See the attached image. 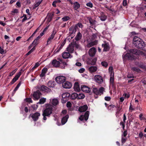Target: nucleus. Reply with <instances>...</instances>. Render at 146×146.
<instances>
[{
	"mask_svg": "<svg viewBox=\"0 0 146 146\" xmlns=\"http://www.w3.org/2000/svg\"><path fill=\"white\" fill-rule=\"evenodd\" d=\"M133 43L135 47L139 49L142 50L145 46V44L140 38L134 36L133 39Z\"/></svg>",
	"mask_w": 146,
	"mask_h": 146,
	"instance_id": "f257e3e1",
	"label": "nucleus"
},
{
	"mask_svg": "<svg viewBox=\"0 0 146 146\" xmlns=\"http://www.w3.org/2000/svg\"><path fill=\"white\" fill-rule=\"evenodd\" d=\"M130 53H127L123 57L126 59H128L129 60H132L134 59V57L133 54H135L136 55L139 54L140 51L135 49H131L130 50Z\"/></svg>",
	"mask_w": 146,
	"mask_h": 146,
	"instance_id": "f03ea898",
	"label": "nucleus"
},
{
	"mask_svg": "<svg viewBox=\"0 0 146 146\" xmlns=\"http://www.w3.org/2000/svg\"><path fill=\"white\" fill-rule=\"evenodd\" d=\"M52 108L51 106L47 107L43 111L42 115L43 116V119L44 120H46V116L49 117L52 113Z\"/></svg>",
	"mask_w": 146,
	"mask_h": 146,
	"instance_id": "7ed1b4c3",
	"label": "nucleus"
},
{
	"mask_svg": "<svg viewBox=\"0 0 146 146\" xmlns=\"http://www.w3.org/2000/svg\"><path fill=\"white\" fill-rule=\"evenodd\" d=\"M104 88L103 87H102L99 88L98 90L96 88H94L93 89V93L96 95H101L102 94H103V92Z\"/></svg>",
	"mask_w": 146,
	"mask_h": 146,
	"instance_id": "20e7f679",
	"label": "nucleus"
},
{
	"mask_svg": "<svg viewBox=\"0 0 146 146\" xmlns=\"http://www.w3.org/2000/svg\"><path fill=\"white\" fill-rule=\"evenodd\" d=\"M66 80V77L63 76H59L55 78L56 81L58 84H63Z\"/></svg>",
	"mask_w": 146,
	"mask_h": 146,
	"instance_id": "39448f33",
	"label": "nucleus"
},
{
	"mask_svg": "<svg viewBox=\"0 0 146 146\" xmlns=\"http://www.w3.org/2000/svg\"><path fill=\"white\" fill-rule=\"evenodd\" d=\"M41 95L42 94L39 90L34 92L33 94L34 100H38Z\"/></svg>",
	"mask_w": 146,
	"mask_h": 146,
	"instance_id": "423d86ee",
	"label": "nucleus"
},
{
	"mask_svg": "<svg viewBox=\"0 0 146 146\" xmlns=\"http://www.w3.org/2000/svg\"><path fill=\"white\" fill-rule=\"evenodd\" d=\"M77 29V26H71L69 29V33L71 35H75Z\"/></svg>",
	"mask_w": 146,
	"mask_h": 146,
	"instance_id": "0eeeda50",
	"label": "nucleus"
},
{
	"mask_svg": "<svg viewBox=\"0 0 146 146\" xmlns=\"http://www.w3.org/2000/svg\"><path fill=\"white\" fill-rule=\"evenodd\" d=\"M102 47L104 48L103 51L106 52L108 51L110 49L109 43L106 42H104V43L102 44Z\"/></svg>",
	"mask_w": 146,
	"mask_h": 146,
	"instance_id": "6e6552de",
	"label": "nucleus"
},
{
	"mask_svg": "<svg viewBox=\"0 0 146 146\" xmlns=\"http://www.w3.org/2000/svg\"><path fill=\"white\" fill-rule=\"evenodd\" d=\"M95 80L98 84H101L103 82L102 77L100 75H96L94 76Z\"/></svg>",
	"mask_w": 146,
	"mask_h": 146,
	"instance_id": "1a4fd4ad",
	"label": "nucleus"
},
{
	"mask_svg": "<svg viewBox=\"0 0 146 146\" xmlns=\"http://www.w3.org/2000/svg\"><path fill=\"white\" fill-rule=\"evenodd\" d=\"M56 32L54 30L52 32V34L48 38L47 41V44L46 45H48L50 44L51 42V40L53 39L56 33Z\"/></svg>",
	"mask_w": 146,
	"mask_h": 146,
	"instance_id": "9d476101",
	"label": "nucleus"
},
{
	"mask_svg": "<svg viewBox=\"0 0 146 146\" xmlns=\"http://www.w3.org/2000/svg\"><path fill=\"white\" fill-rule=\"evenodd\" d=\"M72 86L71 83L68 81H66L62 84V87L66 89H69Z\"/></svg>",
	"mask_w": 146,
	"mask_h": 146,
	"instance_id": "9b49d317",
	"label": "nucleus"
},
{
	"mask_svg": "<svg viewBox=\"0 0 146 146\" xmlns=\"http://www.w3.org/2000/svg\"><path fill=\"white\" fill-rule=\"evenodd\" d=\"M40 113L36 112L32 114L31 117L34 121H36L38 119L39 117L40 116Z\"/></svg>",
	"mask_w": 146,
	"mask_h": 146,
	"instance_id": "f8f14e48",
	"label": "nucleus"
},
{
	"mask_svg": "<svg viewBox=\"0 0 146 146\" xmlns=\"http://www.w3.org/2000/svg\"><path fill=\"white\" fill-rule=\"evenodd\" d=\"M21 72H19L13 78L11 82L10 83V84L11 85L13 84L19 78L21 75Z\"/></svg>",
	"mask_w": 146,
	"mask_h": 146,
	"instance_id": "ddd939ff",
	"label": "nucleus"
},
{
	"mask_svg": "<svg viewBox=\"0 0 146 146\" xmlns=\"http://www.w3.org/2000/svg\"><path fill=\"white\" fill-rule=\"evenodd\" d=\"M81 88L82 91L86 93H88L91 91L90 89L86 86L82 85L81 86Z\"/></svg>",
	"mask_w": 146,
	"mask_h": 146,
	"instance_id": "4468645a",
	"label": "nucleus"
},
{
	"mask_svg": "<svg viewBox=\"0 0 146 146\" xmlns=\"http://www.w3.org/2000/svg\"><path fill=\"white\" fill-rule=\"evenodd\" d=\"M96 52V48L94 47L91 48L89 50V55L91 57L93 56L95 54Z\"/></svg>",
	"mask_w": 146,
	"mask_h": 146,
	"instance_id": "2eb2a0df",
	"label": "nucleus"
},
{
	"mask_svg": "<svg viewBox=\"0 0 146 146\" xmlns=\"http://www.w3.org/2000/svg\"><path fill=\"white\" fill-rule=\"evenodd\" d=\"M40 90L47 93L50 92L51 91L50 89L44 85H42L41 86Z\"/></svg>",
	"mask_w": 146,
	"mask_h": 146,
	"instance_id": "dca6fc26",
	"label": "nucleus"
},
{
	"mask_svg": "<svg viewBox=\"0 0 146 146\" xmlns=\"http://www.w3.org/2000/svg\"><path fill=\"white\" fill-rule=\"evenodd\" d=\"M88 109V107L86 105H84L79 107L78 111L80 112H82L86 111Z\"/></svg>",
	"mask_w": 146,
	"mask_h": 146,
	"instance_id": "f3484780",
	"label": "nucleus"
},
{
	"mask_svg": "<svg viewBox=\"0 0 146 146\" xmlns=\"http://www.w3.org/2000/svg\"><path fill=\"white\" fill-rule=\"evenodd\" d=\"M72 56H71L69 52H64L62 54V57L66 59L71 58L72 57Z\"/></svg>",
	"mask_w": 146,
	"mask_h": 146,
	"instance_id": "a211bd4d",
	"label": "nucleus"
},
{
	"mask_svg": "<svg viewBox=\"0 0 146 146\" xmlns=\"http://www.w3.org/2000/svg\"><path fill=\"white\" fill-rule=\"evenodd\" d=\"M68 118L69 115L68 114L66 115L62 118L61 121L62 125L64 124L67 122Z\"/></svg>",
	"mask_w": 146,
	"mask_h": 146,
	"instance_id": "6ab92c4d",
	"label": "nucleus"
},
{
	"mask_svg": "<svg viewBox=\"0 0 146 146\" xmlns=\"http://www.w3.org/2000/svg\"><path fill=\"white\" fill-rule=\"evenodd\" d=\"M80 4L77 1H76L73 3V8L75 10L79 12L78 9L80 8Z\"/></svg>",
	"mask_w": 146,
	"mask_h": 146,
	"instance_id": "aec40b11",
	"label": "nucleus"
},
{
	"mask_svg": "<svg viewBox=\"0 0 146 146\" xmlns=\"http://www.w3.org/2000/svg\"><path fill=\"white\" fill-rule=\"evenodd\" d=\"M74 88V90L76 92H79L80 91V86L78 82H75Z\"/></svg>",
	"mask_w": 146,
	"mask_h": 146,
	"instance_id": "412c9836",
	"label": "nucleus"
},
{
	"mask_svg": "<svg viewBox=\"0 0 146 146\" xmlns=\"http://www.w3.org/2000/svg\"><path fill=\"white\" fill-rule=\"evenodd\" d=\"M52 64L54 67H57L59 66L60 63L59 61H57L56 59H54L52 61Z\"/></svg>",
	"mask_w": 146,
	"mask_h": 146,
	"instance_id": "4be33fe9",
	"label": "nucleus"
},
{
	"mask_svg": "<svg viewBox=\"0 0 146 146\" xmlns=\"http://www.w3.org/2000/svg\"><path fill=\"white\" fill-rule=\"evenodd\" d=\"M48 71V69L46 68H44L41 70V74L40 75V77H43L45 76V74Z\"/></svg>",
	"mask_w": 146,
	"mask_h": 146,
	"instance_id": "5701e85b",
	"label": "nucleus"
},
{
	"mask_svg": "<svg viewBox=\"0 0 146 146\" xmlns=\"http://www.w3.org/2000/svg\"><path fill=\"white\" fill-rule=\"evenodd\" d=\"M87 19H88L91 26H94L95 25L96 21L95 20L93 19L91 17H88Z\"/></svg>",
	"mask_w": 146,
	"mask_h": 146,
	"instance_id": "b1692460",
	"label": "nucleus"
},
{
	"mask_svg": "<svg viewBox=\"0 0 146 146\" xmlns=\"http://www.w3.org/2000/svg\"><path fill=\"white\" fill-rule=\"evenodd\" d=\"M97 68L96 66H91L88 68V70L91 73L94 72L96 71Z\"/></svg>",
	"mask_w": 146,
	"mask_h": 146,
	"instance_id": "393cba45",
	"label": "nucleus"
},
{
	"mask_svg": "<svg viewBox=\"0 0 146 146\" xmlns=\"http://www.w3.org/2000/svg\"><path fill=\"white\" fill-rule=\"evenodd\" d=\"M97 43V41L96 40H95L93 41L90 42L88 43L87 45L86 46L88 48H90L91 47L93 46L96 44Z\"/></svg>",
	"mask_w": 146,
	"mask_h": 146,
	"instance_id": "a878e982",
	"label": "nucleus"
},
{
	"mask_svg": "<svg viewBox=\"0 0 146 146\" xmlns=\"http://www.w3.org/2000/svg\"><path fill=\"white\" fill-rule=\"evenodd\" d=\"M82 36V35L81 33L79 32L78 33L74 38L76 41H78L81 39Z\"/></svg>",
	"mask_w": 146,
	"mask_h": 146,
	"instance_id": "bb28decb",
	"label": "nucleus"
},
{
	"mask_svg": "<svg viewBox=\"0 0 146 146\" xmlns=\"http://www.w3.org/2000/svg\"><path fill=\"white\" fill-rule=\"evenodd\" d=\"M115 107V106L112 104H111L108 106L107 107V109L110 112H112L114 110V109Z\"/></svg>",
	"mask_w": 146,
	"mask_h": 146,
	"instance_id": "cd10ccee",
	"label": "nucleus"
},
{
	"mask_svg": "<svg viewBox=\"0 0 146 146\" xmlns=\"http://www.w3.org/2000/svg\"><path fill=\"white\" fill-rule=\"evenodd\" d=\"M74 50L73 46L71 44L69 45V46L67 48V50L70 52H72Z\"/></svg>",
	"mask_w": 146,
	"mask_h": 146,
	"instance_id": "c85d7f7f",
	"label": "nucleus"
},
{
	"mask_svg": "<svg viewBox=\"0 0 146 146\" xmlns=\"http://www.w3.org/2000/svg\"><path fill=\"white\" fill-rule=\"evenodd\" d=\"M40 38V36H38L33 41L32 44H34L35 46H36L39 43L38 40Z\"/></svg>",
	"mask_w": 146,
	"mask_h": 146,
	"instance_id": "c756f323",
	"label": "nucleus"
},
{
	"mask_svg": "<svg viewBox=\"0 0 146 146\" xmlns=\"http://www.w3.org/2000/svg\"><path fill=\"white\" fill-rule=\"evenodd\" d=\"M47 85L49 87H54L55 85V82L52 80L49 81Z\"/></svg>",
	"mask_w": 146,
	"mask_h": 146,
	"instance_id": "7c9ffc66",
	"label": "nucleus"
},
{
	"mask_svg": "<svg viewBox=\"0 0 146 146\" xmlns=\"http://www.w3.org/2000/svg\"><path fill=\"white\" fill-rule=\"evenodd\" d=\"M66 42V40H65L64 42L62 43V44H61V45L60 46V47L59 48L56 50H55L54 51V52L55 53H58L59 52L60 50L62 48L63 46L64 45V44H65Z\"/></svg>",
	"mask_w": 146,
	"mask_h": 146,
	"instance_id": "2f4dec72",
	"label": "nucleus"
},
{
	"mask_svg": "<svg viewBox=\"0 0 146 146\" xmlns=\"http://www.w3.org/2000/svg\"><path fill=\"white\" fill-rule=\"evenodd\" d=\"M99 18L101 21H104L106 19L107 17L104 13H102L99 17Z\"/></svg>",
	"mask_w": 146,
	"mask_h": 146,
	"instance_id": "473e14b6",
	"label": "nucleus"
},
{
	"mask_svg": "<svg viewBox=\"0 0 146 146\" xmlns=\"http://www.w3.org/2000/svg\"><path fill=\"white\" fill-rule=\"evenodd\" d=\"M71 44L74 47H75L76 48H79V45L78 42L74 41L71 43Z\"/></svg>",
	"mask_w": 146,
	"mask_h": 146,
	"instance_id": "72a5a7b5",
	"label": "nucleus"
},
{
	"mask_svg": "<svg viewBox=\"0 0 146 146\" xmlns=\"http://www.w3.org/2000/svg\"><path fill=\"white\" fill-rule=\"evenodd\" d=\"M58 103V100L56 98H54L52 100V104L54 106L57 105Z\"/></svg>",
	"mask_w": 146,
	"mask_h": 146,
	"instance_id": "f704fd0d",
	"label": "nucleus"
},
{
	"mask_svg": "<svg viewBox=\"0 0 146 146\" xmlns=\"http://www.w3.org/2000/svg\"><path fill=\"white\" fill-rule=\"evenodd\" d=\"M89 111H86L84 115L85 121H87L89 117Z\"/></svg>",
	"mask_w": 146,
	"mask_h": 146,
	"instance_id": "c9c22d12",
	"label": "nucleus"
},
{
	"mask_svg": "<svg viewBox=\"0 0 146 146\" xmlns=\"http://www.w3.org/2000/svg\"><path fill=\"white\" fill-rule=\"evenodd\" d=\"M85 97V95L82 93H80L78 94L77 99L80 100L83 99Z\"/></svg>",
	"mask_w": 146,
	"mask_h": 146,
	"instance_id": "e433bc0d",
	"label": "nucleus"
},
{
	"mask_svg": "<svg viewBox=\"0 0 146 146\" xmlns=\"http://www.w3.org/2000/svg\"><path fill=\"white\" fill-rule=\"evenodd\" d=\"M78 96V94L76 93H74L72 94L71 96V98L72 99L74 100L77 98Z\"/></svg>",
	"mask_w": 146,
	"mask_h": 146,
	"instance_id": "4c0bfd02",
	"label": "nucleus"
},
{
	"mask_svg": "<svg viewBox=\"0 0 146 146\" xmlns=\"http://www.w3.org/2000/svg\"><path fill=\"white\" fill-rule=\"evenodd\" d=\"M46 98H42L40 99L39 102L38 103H37V104H43L46 102Z\"/></svg>",
	"mask_w": 146,
	"mask_h": 146,
	"instance_id": "58836bf2",
	"label": "nucleus"
},
{
	"mask_svg": "<svg viewBox=\"0 0 146 146\" xmlns=\"http://www.w3.org/2000/svg\"><path fill=\"white\" fill-rule=\"evenodd\" d=\"M42 2V0H41L40 1H38L34 5V7H33V9H36L37 7Z\"/></svg>",
	"mask_w": 146,
	"mask_h": 146,
	"instance_id": "ea45409f",
	"label": "nucleus"
},
{
	"mask_svg": "<svg viewBox=\"0 0 146 146\" xmlns=\"http://www.w3.org/2000/svg\"><path fill=\"white\" fill-rule=\"evenodd\" d=\"M127 138L126 137H124L123 136V135H122L121 142L122 145H123L125 143L127 140Z\"/></svg>",
	"mask_w": 146,
	"mask_h": 146,
	"instance_id": "a19ab883",
	"label": "nucleus"
},
{
	"mask_svg": "<svg viewBox=\"0 0 146 146\" xmlns=\"http://www.w3.org/2000/svg\"><path fill=\"white\" fill-rule=\"evenodd\" d=\"M131 70L134 71H135L137 72H139L141 71L138 68L133 67L131 68Z\"/></svg>",
	"mask_w": 146,
	"mask_h": 146,
	"instance_id": "79ce46f5",
	"label": "nucleus"
},
{
	"mask_svg": "<svg viewBox=\"0 0 146 146\" xmlns=\"http://www.w3.org/2000/svg\"><path fill=\"white\" fill-rule=\"evenodd\" d=\"M70 19L69 17L68 16H66L62 18V20L63 21H67Z\"/></svg>",
	"mask_w": 146,
	"mask_h": 146,
	"instance_id": "37998d69",
	"label": "nucleus"
},
{
	"mask_svg": "<svg viewBox=\"0 0 146 146\" xmlns=\"http://www.w3.org/2000/svg\"><path fill=\"white\" fill-rule=\"evenodd\" d=\"M38 30V29H36L35 32L33 33V34L31 35V36H30L29 38L27 39V40L29 41L30 40H31V38H33L34 35L36 33Z\"/></svg>",
	"mask_w": 146,
	"mask_h": 146,
	"instance_id": "c03bdc74",
	"label": "nucleus"
},
{
	"mask_svg": "<svg viewBox=\"0 0 146 146\" xmlns=\"http://www.w3.org/2000/svg\"><path fill=\"white\" fill-rule=\"evenodd\" d=\"M113 75H114V73H113ZM111 76L110 78V83L111 84L113 85V84L114 76L113 75V76H112L111 74Z\"/></svg>",
	"mask_w": 146,
	"mask_h": 146,
	"instance_id": "a18cd8bd",
	"label": "nucleus"
},
{
	"mask_svg": "<svg viewBox=\"0 0 146 146\" xmlns=\"http://www.w3.org/2000/svg\"><path fill=\"white\" fill-rule=\"evenodd\" d=\"M21 82H20L17 85L16 87L14 89V90L13 92H14V93L17 90L19 87L21 85Z\"/></svg>",
	"mask_w": 146,
	"mask_h": 146,
	"instance_id": "49530a36",
	"label": "nucleus"
},
{
	"mask_svg": "<svg viewBox=\"0 0 146 146\" xmlns=\"http://www.w3.org/2000/svg\"><path fill=\"white\" fill-rule=\"evenodd\" d=\"M54 15V13L53 12L51 13H50L48 15V19H49L50 21H51Z\"/></svg>",
	"mask_w": 146,
	"mask_h": 146,
	"instance_id": "de8ad7c7",
	"label": "nucleus"
},
{
	"mask_svg": "<svg viewBox=\"0 0 146 146\" xmlns=\"http://www.w3.org/2000/svg\"><path fill=\"white\" fill-rule=\"evenodd\" d=\"M70 96V94L68 93H64L62 95V97L63 98H65L67 97H69Z\"/></svg>",
	"mask_w": 146,
	"mask_h": 146,
	"instance_id": "09e8293b",
	"label": "nucleus"
},
{
	"mask_svg": "<svg viewBox=\"0 0 146 146\" xmlns=\"http://www.w3.org/2000/svg\"><path fill=\"white\" fill-rule=\"evenodd\" d=\"M40 65V64L38 63V62H36L35 66H34L32 68L31 70L33 71V70H34L35 68H37L38 67L39 65Z\"/></svg>",
	"mask_w": 146,
	"mask_h": 146,
	"instance_id": "8fccbe9b",
	"label": "nucleus"
},
{
	"mask_svg": "<svg viewBox=\"0 0 146 146\" xmlns=\"http://www.w3.org/2000/svg\"><path fill=\"white\" fill-rule=\"evenodd\" d=\"M97 59L96 58L92 59L91 63L92 65H95L97 61Z\"/></svg>",
	"mask_w": 146,
	"mask_h": 146,
	"instance_id": "3c124183",
	"label": "nucleus"
},
{
	"mask_svg": "<svg viewBox=\"0 0 146 146\" xmlns=\"http://www.w3.org/2000/svg\"><path fill=\"white\" fill-rule=\"evenodd\" d=\"M102 65L105 67H107L108 66V64L107 62L105 61H102L101 62Z\"/></svg>",
	"mask_w": 146,
	"mask_h": 146,
	"instance_id": "603ef678",
	"label": "nucleus"
},
{
	"mask_svg": "<svg viewBox=\"0 0 146 146\" xmlns=\"http://www.w3.org/2000/svg\"><path fill=\"white\" fill-rule=\"evenodd\" d=\"M86 5L87 7H89L90 8H92L93 5L92 3L91 2H89L86 4Z\"/></svg>",
	"mask_w": 146,
	"mask_h": 146,
	"instance_id": "864d4df0",
	"label": "nucleus"
},
{
	"mask_svg": "<svg viewBox=\"0 0 146 146\" xmlns=\"http://www.w3.org/2000/svg\"><path fill=\"white\" fill-rule=\"evenodd\" d=\"M140 120H142L145 119V118L143 116V114L141 113L139 115Z\"/></svg>",
	"mask_w": 146,
	"mask_h": 146,
	"instance_id": "5fc2aeb1",
	"label": "nucleus"
},
{
	"mask_svg": "<svg viewBox=\"0 0 146 146\" xmlns=\"http://www.w3.org/2000/svg\"><path fill=\"white\" fill-rule=\"evenodd\" d=\"M75 26H77V28H78V27H79L80 28H82L83 27V25L82 24L80 23H78L77 25H76Z\"/></svg>",
	"mask_w": 146,
	"mask_h": 146,
	"instance_id": "6e6d98bb",
	"label": "nucleus"
},
{
	"mask_svg": "<svg viewBox=\"0 0 146 146\" xmlns=\"http://www.w3.org/2000/svg\"><path fill=\"white\" fill-rule=\"evenodd\" d=\"M17 70V69H15L14 70H13L11 72L9 76H13L15 73L16 72Z\"/></svg>",
	"mask_w": 146,
	"mask_h": 146,
	"instance_id": "4d7b16f0",
	"label": "nucleus"
},
{
	"mask_svg": "<svg viewBox=\"0 0 146 146\" xmlns=\"http://www.w3.org/2000/svg\"><path fill=\"white\" fill-rule=\"evenodd\" d=\"M66 106L68 108H70L72 106V104L70 102H68L66 104Z\"/></svg>",
	"mask_w": 146,
	"mask_h": 146,
	"instance_id": "13d9d810",
	"label": "nucleus"
},
{
	"mask_svg": "<svg viewBox=\"0 0 146 146\" xmlns=\"http://www.w3.org/2000/svg\"><path fill=\"white\" fill-rule=\"evenodd\" d=\"M104 99L105 100L109 101L111 100V98L110 97L106 96L105 97Z\"/></svg>",
	"mask_w": 146,
	"mask_h": 146,
	"instance_id": "bf43d9fd",
	"label": "nucleus"
},
{
	"mask_svg": "<svg viewBox=\"0 0 146 146\" xmlns=\"http://www.w3.org/2000/svg\"><path fill=\"white\" fill-rule=\"evenodd\" d=\"M26 101L27 102H29V103H32V100L31 98H26Z\"/></svg>",
	"mask_w": 146,
	"mask_h": 146,
	"instance_id": "052dcab7",
	"label": "nucleus"
},
{
	"mask_svg": "<svg viewBox=\"0 0 146 146\" xmlns=\"http://www.w3.org/2000/svg\"><path fill=\"white\" fill-rule=\"evenodd\" d=\"M123 96H124L125 98H128L129 97L130 95L129 94H127L126 93H124L123 94Z\"/></svg>",
	"mask_w": 146,
	"mask_h": 146,
	"instance_id": "680f3d73",
	"label": "nucleus"
},
{
	"mask_svg": "<svg viewBox=\"0 0 146 146\" xmlns=\"http://www.w3.org/2000/svg\"><path fill=\"white\" fill-rule=\"evenodd\" d=\"M85 71V69L83 68H81L78 70L79 72L80 73H83Z\"/></svg>",
	"mask_w": 146,
	"mask_h": 146,
	"instance_id": "e2e57ef3",
	"label": "nucleus"
},
{
	"mask_svg": "<svg viewBox=\"0 0 146 146\" xmlns=\"http://www.w3.org/2000/svg\"><path fill=\"white\" fill-rule=\"evenodd\" d=\"M123 5L124 6H125L127 5V0H123Z\"/></svg>",
	"mask_w": 146,
	"mask_h": 146,
	"instance_id": "0e129e2a",
	"label": "nucleus"
},
{
	"mask_svg": "<svg viewBox=\"0 0 146 146\" xmlns=\"http://www.w3.org/2000/svg\"><path fill=\"white\" fill-rule=\"evenodd\" d=\"M143 136V134L142 132H141L139 133V137L140 138H142Z\"/></svg>",
	"mask_w": 146,
	"mask_h": 146,
	"instance_id": "69168bd1",
	"label": "nucleus"
},
{
	"mask_svg": "<svg viewBox=\"0 0 146 146\" xmlns=\"http://www.w3.org/2000/svg\"><path fill=\"white\" fill-rule=\"evenodd\" d=\"M109 70L110 72H111V74H112V73L113 72V68L112 67H110L109 68Z\"/></svg>",
	"mask_w": 146,
	"mask_h": 146,
	"instance_id": "338daca9",
	"label": "nucleus"
},
{
	"mask_svg": "<svg viewBox=\"0 0 146 146\" xmlns=\"http://www.w3.org/2000/svg\"><path fill=\"white\" fill-rule=\"evenodd\" d=\"M127 131L126 130H125L123 132V136L124 137H126V136L127 135Z\"/></svg>",
	"mask_w": 146,
	"mask_h": 146,
	"instance_id": "774afa93",
	"label": "nucleus"
}]
</instances>
